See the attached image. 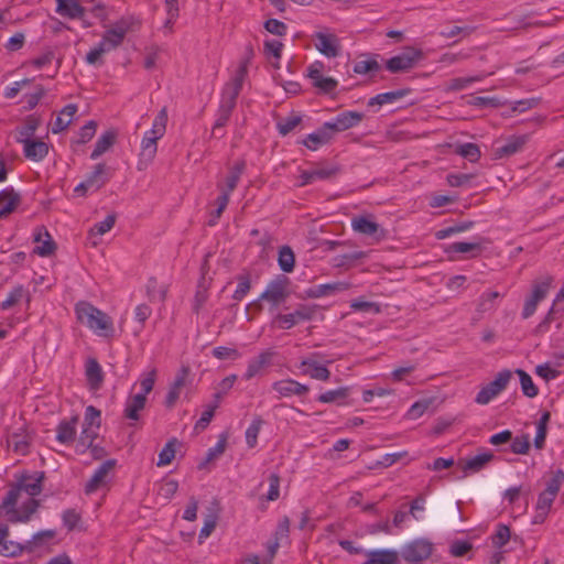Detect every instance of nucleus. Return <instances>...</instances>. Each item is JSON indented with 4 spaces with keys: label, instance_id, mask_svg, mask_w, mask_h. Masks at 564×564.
Listing matches in <instances>:
<instances>
[{
    "label": "nucleus",
    "instance_id": "1",
    "mask_svg": "<svg viewBox=\"0 0 564 564\" xmlns=\"http://www.w3.org/2000/svg\"><path fill=\"white\" fill-rule=\"evenodd\" d=\"M35 511V476L15 478L0 506V517L11 522L28 521Z\"/></svg>",
    "mask_w": 564,
    "mask_h": 564
},
{
    "label": "nucleus",
    "instance_id": "2",
    "mask_svg": "<svg viewBox=\"0 0 564 564\" xmlns=\"http://www.w3.org/2000/svg\"><path fill=\"white\" fill-rule=\"evenodd\" d=\"M77 319L99 336H111L113 325L110 317L88 302H78L75 306Z\"/></svg>",
    "mask_w": 564,
    "mask_h": 564
},
{
    "label": "nucleus",
    "instance_id": "3",
    "mask_svg": "<svg viewBox=\"0 0 564 564\" xmlns=\"http://www.w3.org/2000/svg\"><path fill=\"white\" fill-rule=\"evenodd\" d=\"M167 110L163 107L153 120L152 128L147 131L141 141L140 158L147 162H151L158 151V140H160L166 131Z\"/></svg>",
    "mask_w": 564,
    "mask_h": 564
},
{
    "label": "nucleus",
    "instance_id": "4",
    "mask_svg": "<svg viewBox=\"0 0 564 564\" xmlns=\"http://www.w3.org/2000/svg\"><path fill=\"white\" fill-rule=\"evenodd\" d=\"M423 58V52L408 46L400 54L387 59L386 68L392 73H402L412 69Z\"/></svg>",
    "mask_w": 564,
    "mask_h": 564
},
{
    "label": "nucleus",
    "instance_id": "5",
    "mask_svg": "<svg viewBox=\"0 0 564 564\" xmlns=\"http://www.w3.org/2000/svg\"><path fill=\"white\" fill-rule=\"evenodd\" d=\"M290 279L283 274L271 280L265 290L260 294L258 301H268L273 307H278L285 302L290 295L288 286Z\"/></svg>",
    "mask_w": 564,
    "mask_h": 564
},
{
    "label": "nucleus",
    "instance_id": "6",
    "mask_svg": "<svg viewBox=\"0 0 564 564\" xmlns=\"http://www.w3.org/2000/svg\"><path fill=\"white\" fill-rule=\"evenodd\" d=\"M433 552V544L426 539H415L401 549L402 558L411 564L427 560Z\"/></svg>",
    "mask_w": 564,
    "mask_h": 564
},
{
    "label": "nucleus",
    "instance_id": "7",
    "mask_svg": "<svg viewBox=\"0 0 564 564\" xmlns=\"http://www.w3.org/2000/svg\"><path fill=\"white\" fill-rule=\"evenodd\" d=\"M193 383L191 368L187 365H182L175 375V378L170 384L167 394L164 400V405L172 409L181 395L183 388H189Z\"/></svg>",
    "mask_w": 564,
    "mask_h": 564
},
{
    "label": "nucleus",
    "instance_id": "8",
    "mask_svg": "<svg viewBox=\"0 0 564 564\" xmlns=\"http://www.w3.org/2000/svg\"><path fill=\"white\" fill-rule=\"evenodd\" d=\"M510 370L500 371L496 378L484 386L475 398V402L478 404H488L494 398H496L502 390L506 389L508 382L511 379Z\"/></svg>",
    "mask_w": 564,
    "mask_h": 564
},
{
    "label": "nucleus",
    "instance_id": "9",
    "mask_svg": "<svg viewBox=\"0 0 564 564\" xmlns=\"http://www.w3.org/2000/svg\"><path fill=\"white\" fill-rule=\"evenodd\" d=\"M315 308L308 305H300L289 314H278L272 324L280 329H290L300 322L311 321L314 317Z\"/></svg>",
    "mask_w": 564,
    "mask_h": 564
},
{
    "label": "nucleus",
    "instance_id": "10",
    "mask_svg": "<svg viewBox=\"0 0 564 564\" xmlns=\"http://www.w3.org/2000/svg\"><path fill=\"white\" fill-rule=\"evenodd\" d=\"M17 142L23 144L28 159L35 160V118L30 115L25 123L14 133Z\"/></svg>",
    "mask_w": 564,
    "mask_h": 564
},
{
    "label": "nucleus",
    "instance_id": "11",
    "mask_svg": "<svg viewBox=\"0 0 564 564\" xmlns=\"http://www.w3.org/2000/svg\"><path fill=\"white\" fill-rule=\"evenodd\" d=\"M237 100L221 95L219 107L216 112V120L212 129V135L223 138L225 135L223 128L227 124L230 116L236 108Z\"/></svg>",
    "mask_w": 564,
    "mask_h": 564
},
{
    "label": "nucleus",
    "instance_id": "12",
    "mask_svg": "<svg viewBox=\"0 0 564 564\" xmlns=\"http://www.w3.org/2000/svg\"><path fill=\"white\" fill-rule=\"evenodd\" d=\"M313 41L315 48L328 58L337 57L340 53V41L333 33L316 32Z\"/></svg>",
    "mask_w": 564,
    "mask_h": 564
},
{
    "label": "nucleus",
    "instance_id": "13",
    "mask_svg": "<svg viewBox=\"0 0 564 564\" xmlns=\"http://www.w3.org/2000/svg\"><path fill=\"white\" fill-rule=\"evenodd\" d=\"M116 459L105 460L93 474L90 479L85 485V494L91 495L98 489L105 487L109 481V474L116 467Z\"/></svg>",
    "mask_w": 564,
    "mask_h": 564
},
{
    "label": "nucleus",
    "instance_id": "14",
    "mask_svg": "<svg viewBox=\"0 0 564 564\" xmlns=\"http://www.w3.org/2000/svg\"><path fill=\"white\" fill-rule=\"evenodd\" d=\"M351 228L354 231L381 240L386 237L387 231L376 223L371 216H356L351 219Z\"/></svg>",
    "mask_w": 564,
    "mask_h": 564
},
{
    "label": "nucleus",
    "instance_id": "15",
    "mask_svg": "<svg viewBox=\"0 0 564 564\" xmlns=\"http://www.w3.org/2000/svg\"><path fill=\"white\" fill-rule=\"evenodd\" d=\"M56 12L59 15L70 20H80L85 28L91 25V23L85 19L88 9L83 7L78 0H56Z\"/></svg>",
    "mask_w": 564,
    "mask_h": 564
},
{
    "label": "nucleus",
    "instance_id": "16",
    "mask_svg": "<svg viewBox=\"0 0 564 564\" xmlns=\"http://www.w3.org/2000/svg\"><path fill=\"white\" fill-rule=\"evenodd\" d=\"M248 59H243L239 64L231 80L224 86L221 95L237 100L238 96L241 93L243 82L248 75Z\"/></svg>",
    "mask_w": 564,
    "mask_h": 564
},
{
    "label": "nucleus",
    "instance_id": "17",
    "mask_svg": "<svg viewBox=\"0 0 564 564\" xmlns=\"http://www.w3.org/2000/svg\"><path fill=\"white\" fill-rule=\"evenodd\" d=\"M364 119V113L348 110L338 113L332 121H327L330 124L333 133L343 132L350 128L358 126Z\"/></svg>",
    "mask_w": 564,
    "mask_h": 564
},
{
    "label": "nucleus",
    "instance_id": "18",
    "mask_svg": "<svg viewBox=\"0 0 564 564\" xmlns=\"http://www.w3.org/2000/svg\"><path fill=\"white\" fill-rule=\"evenodd\" d=\"M488 239L484 237H478L477 241H457L449 243L445 248V252L448 254H455V253H466L468 254V258H475L479 256L482 251V245L487 243Z\"/></svg>",
    "mask_w": 564,
    "mask_h": 564
},
{
    "label": "nucleus",
    "instance_id": "19",
    "mask_svg": "<svg viewBox=\"0 0 564 564\" xmlns=\"http://www.w3.org/2000/svg\"><path fill=\"white\" fill-rule=\"evenodd\" d=\"M272 389L279 393L280 398H289L292 395H305L310 388L293 379L279 380L272 383Z\"/></svg>",
    "mask_w": 564,
    "mask_h": 564
},
{
    "label": "nucleus",
    "instance_id": "20",
    "mask_svg": "<svg viewBox=\"0 0 564 564\" xmlns=\"http://www.w3.org/2000/svg\"><path fill=\"white\" fill-rule=\"evenodd\" d=\"M555 498V495H552L545 490L539 494L535 505V512L532 519L533 524H541L546 520Z\"/></svg>",
    "mask_w": 564,
    "mask_h": 564
},
{
    "label": "nucleus",
    "instance_id": "21",
    "mask_svg": "<svg viewBox=\"0 0 564 564\" xmlns=\"http://www.w3.org/2000/svg\"><path fill=\"white\" fill-rule=\"evenodd\" d=\"M334 137L330 124L325 122L316 131L310 133L303 144L310 150H317L321 145L328 143Z\"/></svg>",
    "mask_w": 564,
    "mask_h": 564
},
{
    "label": "nucleus",
    "instance_id": "22",
    "mask_svg": "<svg viewBox=\"0 0 564 564\" xmlns=\"http://www.w3.org/2000/svg\"><path fill=\"white\" fill-rule=\"evenodd\" d=\"M348 286L349 285L346 282H332L311 286L305 291V293L310 299H319L346 291Z\"/></svg>",
    "mask_w": 564,
    "mask_h": 564
},
{
    "label": "nucleus",
    "instance_id": "23",
    "mask_svg": "<svg viewBox=\"0 0 564 564\" xmlns=\"http://www.w3.org/2000/svg\"><path fill=\"white\" fill-rule=\"evenodd\" d=\"M300 367L302 368V375L315 380L327 381L330 377V371L312 358L303 359Z\"/></svg>",
    "mask_w": 564,
    "mask_h": 564
},
{
    "label": "nucleus",
    "instance_id": "24",
    "mask_svg": "<svg viewBox=\"0 0 564 564\" xmlns=\"http://www.w3.org/2000/svg\"><path fill=\"white\" fill-rule=\"evenodd\" d=\"M527 141V135H512L502 145L495 149V155L499 159L513 155L523 149Z\"/></svg>",
    "mask_w": 564,
    "mask_h": 564
},
{
    "label": "nucleus",
    "instance_id": "25",
    "mask_svg": "<svg viewBox=\"0 0 564 564\" xmlns=\"http://www.w3.org/2000/svg\"><path fill=\"white\" fill-rule=\"evenodd\" d=\"M78 420V415H74L69 420H63L62 422H59L56 429V440L59 443L69 444L74 442Z\"/></svg>",
    "mask_w": 564,
    "mask_h": 564
},
{
    "label": "nucleus",
    "instance_id": "26",
    "mask_svg": "<svg viewBox=\"0 0 564 564\" xmlns=\"http://www.w3.org/2000/svg\"><path fill=\"white\" fill-rule=\"evenodd\" d=\"M273 356L274 351L272 350L261 351L256 358L249 361L243 378L246 380H250L251 378L257 376L264 367L270 365Z\"/></svg>",
    "mask_w": 564,
    "mask_h": 564
},
{
    "label": "nucleus",
    "instance_id": "27",
    "mask_svg": "<svg viewBox=\"0 0 564 564\" xmlns=\"http://www.w3.org/2000/svg\"><path fill=\"white\" fill-rule=\"evenodd\" d=\"M130 26L126 20H120L110 30L106 31L102 35L106 41L110 44L112 50L120 46L129 32Z\"/></svg>",
    "mask_w": 564,
    "mask_h": 564
},
{
    "label": "nucleus",
    "instance_id": "28",
    "mask_svg": "<svg viewBox=\"0 0 564 564\" xmlns=\"http://www.w3.org/2000/svg\"><path fill=\"white\" fill-rule=\"evenodd\" d=\"M364 564H399V553L388 549L369 551Z\"/></svg>",
    "mask_w": 564,
    "mask_h": 564
},
{
    "label": "nucleus",
    "instance_id": "29",
    "mask_svg": "<svg viewBox=\"0 0 564 564\" xmlns=\"http://www.w3.org/2000/svg\"><path fill=\"white\" fill-rule=\"evenodd\" d=\"M57 250V245L45 227L37 228V256L51 257Z\"/></svg>",
    "mask_w": 564,
    "mask_h": 564
},
{
    "label": "nucleus",
    "instance_id": "30",
    "mask_svg": "<svg viewBox=\"0 0 564 564\" xmlns=\"http://www.w3.org/2000/svg\"><path fill=\"white\" fill-rule=\"evenodd\" d=\"M494 459V454L490 452L480 453L467 460H465L462 465V469L465 475L475 474L482 470L486 465Z\"/></svg>",
    "mask_w": 564,
    "mask_h": 564
},
{
    "label": "nucleus",
    "instance_id": "31",
    "mask_svg": "<svg viewBox=\"0 0 564 564\" xmlns=\"http://www.w3.org/2000/svg\"><path fill=\"white\" fill-rule=\"evenodd\" d=\"M147 398L143 394L129 397L124 404L123 416L130 421H138L140 412L144 409Z\"/></svg>",
    "mask_w": 564,
    "mask_h": 564
},
{
    "label": "nucleus",
    "instance_id": "32",
    "mask_svg": "<svg viewBox=\"0 0 564 564\" xmlns=\"http://www.w3.org/2000/svg\"><path fill=\"white\" fill-rule=\"evenodd\" d=\"M411 91H412L411 88H401V89L393 90V91L378 94L368 100V106L373 107V106H382V105H387V104H393L397 100L402 99L403 97L410 95Z\"/></svg>",
    "mask_w": 564,
    "mask_h": 564
},
{
    "label": "nucleus",
    "instance_id": "33",
    "mask_svg": "<svg viewBox=\"0 0 564 564\" xmlns=\"http://www.w3.org/2000/svg\"><path fill=\"white\" fill-rule=\"evenodd\" d=\"M246 170V162L243 160L236 162L230 169L229 174L226 177V185L218 184V188L220 192H228V194H231V192L235 191V188L238 185V182L243 174Z\"/></svg>",
    "mask_w": 564,
    "mask_h": 564
},
{
    "label": "nucleus",
    "instance_id": "34",
    "mask_svg": "<svg viewBox=\"0 0 564 564\" xmlns=\"http://www.w3.org/2000/svg\"><path fill=\"white\" fill-rule=\"evenodd\" d=\"M76 112L77 106L75 104L66 105L56 117L52 126V132L58 133L65 130L72 123Z\"/></svg>",
    "mask_w": 564,
    "mask_h": 564
},
{
    "label": "nucleus",
    "instance_id": "35",
    "mask_svg": "<svg viewBox=\"0 0 564 564\" xmlns=\"http://www.w3.org/2000/svg\"><path fill=\"white\" fill-rule=\"evenodd\" d=\"M108 180L107 167L104 163L95 165L94 170L85 178L86 185L91 187L93 192L101 188Z\"/></svg>",
    "mask_w": 564,
    "mask_h": 564
},
{
    "label": "nucleus",
    "instance_id": "36",
    "mask_svg": "<svg viewBox=\"0 0 564 564\" xmlns=\"http://www.w3.org/2000/svg\"><path fill=\"white\" fill-rule=\"evenodd\" d=\"M117 133L113 130L104 132L97 140L95 149L90 154L91 160L98 159L105 152H107L115 143Z\"/></svg>",
    "mask_w": 564,
    "mask_h": 564
},
{
    "label": "nucleus",
    "instance_id": "37",
    "mask_svg": "<svg viewBox=\"0 0 564 564\" xmlns=\"http://www.w3.org/2000/svg\"><path fill=\"white\" fill-rule=\"evenodd\" d=\"M85 372L89 386L94 389L99 388L104 379L99 362L94 358L88 359Z\"/></svg>",
    "mask_w": 564,
    "mask_h": 564
},
{
    "label": "nucleus",
    "instance_id": "38",
    "mask_svg": "<svg viewBox=\"0 0 564 564\" xmlns=\"http://www.w3.org/2000/svg\"><path fill=\"white\" fill-rule=\"evenodd\" d=\"M350 394V388L349 387H340L335 390H328L322 394L318 395L317 401L321 403H337V404H344L345 400Z\"/></svg>",
    "mask_w": 564,
    "mask_h": 564
},
{
    "label": "nucleus",
    "instance_id": "39",
    "mask_svg": "<svg viewBox=\"0 0 564 564\" xmlns=\"http://www.w3.org/2000/svg\"><path fill=\"white\" fill-rule=\"evenodd\" d=\"M19 202L18 195L10 189L0 192V218L11 214L17 207Z\"/></svg>",
    "mask_w": 564,
    "mask_h": 564
},
{
    "label": "nucleus",
    "instance_id": "40",
    "mask_svg": "<svg viewBox=\"0 0 564 564\" xmlns=\"http://www.w3.org/2000/svg\"><path fill=\"white\" fill-rule=\"evenodd\" d=\"M97 437V432L91 429H83L79 438L75 446V452L78 455L85 454L94 445V441Z\"/></svg>",
    "mask_w": 564,
    "mask_h": 564
},
{
    "label": "nucleus",
    "instance_id": "41",
    "mask_svg": "<svg viewBox=\"0 0 564 564\" xmlns=\"http://www.w3.org/2000/svg\"><path fill=\"white\" fill-rule=\"evenodd\" d=\"M501 297V294L497 291L484 292L477 304V312L486 313L496 310L497 300Z\"/></svg>",
    "mask_w": 564,
    "mask_h": 564
},
{
    "label": "nucleus",
    "instance_id": "42",
    "mask_svg": "<svg viewBox=\"0 0 564 564\" xmlns=\"http://www.w3.org/2000/svg\"><path fill=\"white\" fill-rule=\"evenodd\" d=\"M278 264L283 272H292L295 264V256L289 246H282L279 249Z\"/></svg>",
    "mask_w": 564,
    "mask_h": 564
},
{
    "label": "nucleus",
    "instance_id": "43",
    "mask_svg": "<svg viewBox=\"0 0 564 564\" xmlns=\"http://www.w3.org/2000/svg\"><path fill=\"white\" fill-rule=\"evenodd\" d=\"M486 75H476V76H467V77H457L453 78L447 84V89L452 91H458L468 88L471 84L481 82Z\"/></svg>",
    "mask_w": 564,
    "mask_h": 564
},
{
    "label": "nucleus",
    "instance_id": "44",
    "mask_svg": "<svg viewBox=\"0 0 564 564\" xmlns=\"http://www.w3.org/2000/svg\"><path fill=\"white\" fill-rule=\"evenodd\" d=\"M101 424V412L94 405H88L85 410L83 429H91L96 432Z\"/></svg>",
    "mask_w": 564,
    "mask_h": 564
},
{
    "label": "nucleus",
    "instance_id": "45",
    "mask_svg": "<svg viewBox=\"0 0 564 564\" xmlns=\"http://www.w3.org/2000/svg\"><path fill=\"white\" fill-rule=\"evenodd\" d=\"M516 373L520 378L521 390L528 398H534L539 394L538 387L533 383L532 378L522 369H517Z\"/></svg>",
    "mask_w": 564,
    "mask_h": 564
},
{
    "label": "nucleus",
    "instance_id": "46",
    "mask_svg": "<svg viewBox=\"0 0 564 564\" xmlns=\"http://www.w3.org/2000/svg\"><path fill=\"white\" fill-rule=\"evenodd\" d=\"M178 444L177 438H171L159 453L158 466H165L171 464L175 457L176 445Z\"/></svg>",
    "mask_w": 564,
    "mask_h": 564
},
{
    "label": "nucleus",
    "instance_id": "47",
    "mask_svg": "<svg viewBox=\"0 0 564 564\" xmlns=\"http://www.w3.org/2000/svg\"><path fill=\"white\" fill-rule=\"evenodd\" d=\"M302 122V117L296 113H292L286 118L278 121L276 129L281 135H286L293 131Z\"/></svg>",
    "mask_w": 564,
    "mask_h": 564
},
{
    "label": "nucleus",
    "instance_id": "48",
    "mask_svg": "<svg viewBox=\"0 0 564 564\" xmlns=\"http://www.w3.org/2000/svg\"><path fill=\"white\" fill-rule=\"evenodd\" d=\"M227 438L226 436L221 435L216 443L214 447H210L207 453L205 459L199 464V468H204L208 463L213 462L214 459L218 458L220 455L224 454L226 449Z\"/></svg>",
    "mask_w": 564,
    "mask_h": 564
},
{
    "label": "nucleus",
    "instance_id": "49",
    "mask_svg": "<svg viewBox=\"0 0 564 564\" xmlns=\"http://www.w3.org/2000/svg\"><path fill=\"white\" fill-rule=\"evenodd\" d=\"M237 288L232 294L235 301H241L251 290V279L249 273L239 274L237 276Z\"/></svg>",
    "mask_w": 564,
    "mask_h": 564
},
{
    "label": "nucleus",
    "instance_id": "50",
    "mask_svg": "<svg viewBox=\"0 0 564 564\" xmlns=\"http://www.w3.org/2000/svg\"><path fill=\"white\" fill-rule=\"evenodd\" d=\"M510 538V528L503 523H499L495 534L491 536V542L496 549H501L508 543Z\"/></svg>",
    "mask_w": 564,
    "mask_h": 564
},
{
    "label": "nucleus",
    "instance_id": "51",
    "mask_svg": "<svg viewBox=\"0 0 564 564\" xmlns=\"http://www.w3.org/2000/svg\"><path fill=\"white\" fill-rule=\"evenodd\" d=\"M26 297V292L22 286L14 288L7 297L0 303V307L3 311H7L21 302L23 299Z\"/></svg>",
    "mask_w": 564,
    "mask_h": 564
},
{
    "label": "nucleus",
    "instance_id": "52",
    "mask_svg": "<svg viewBox=\"0 0 564 564\" xmlns=\"http://www.w3.org/2000/svg\"><path fill=\"white\" fill-rule=\"evenodd\" d=\"M456 153L467 159L469 162H476L480 158L479 147L470 142L459 144L456 149Z\"/></svg>",
    "mask_w": 564,
    "mask_h": 564
},
{
    "label": "nucleus",
    "instance_id": "53",
    "mask_svg": "<svg viewBox=\"0 0 564 564\" xmlns=\"http://www.w3.org/2000/svg\"><path fill=\"white\" fill-rule=\"evenodd\" d=\"M262 424H263L262 419L258 416V417L253 419L251 424L246 430V442L250 448H252L257 445L258 435H259Z\"/></svg>",
    "mask_w": 564,
    "mask_h": 564
},
{
    "label": "nucleus",
    "instance_id": "54",
    "mask_svg": "<svg viewBox=\"0 0 564 564\" xmlns=\"http://www.w3.org/2000/svg\"><path fill=\"white\" fill-rule=\"evenodd\" d=\"M236 379H237L236 375H230V376H227L226 378H224L219 382L218 389H217V391L213 395L214 397L213 403H218V405L220 404L221 399L232 388Z\"/></svg>",
    "mask_w": 564,
    "mask_h": 564
},
{
    "label": "nucleus",
    "instance_id": "55",
    "mask_svg": "<svg viewBox=\"0 0 564 564\" xmlns=\"http://www.w3.org/2000/svg\"><path fill=\"white\" fill-rule=\"evenodd\" d=\"M564 484V470L556 469L552 473V477L546 481L545 491L557 496L562 485Z\"/></svg>",
    "mask_w": 564,
    "mask_h": 564
},
{
    "label": "nucleus",
    "instance_id": "56",
    "mask_svg": "<svg viewBox=\"0 0 564 564\" xmlns=\"http://www.w3.org/2000/svg\"><path fill=\"white\" fill-rule=\"evenodd\" d=\"M156 379V370L152 369L147 373H142L140 377V388L141 392L138 394H143L144 398L153 390L154 383Z\"/></svg>",
    "mask_w": 564,
    "mask_h": 564
},
{
    "label": "nucleus",
    "instance_id": "57",
    "mask_svg": "<svg viewBox=\"0 0 564 564\" xmlns=\"http://www.w3.org/2000/svg\"><path fill=\"white\" fill-rule=\"evenodd\" d=\"M218 514L214 511H210L206 518L204 519V525L199 531V541L207 539L212 532L215 530L217 525Z\"/></svg>",
    "mask_w": 564,
    "mask_h": 564
},
{
    "label": "nucleus",
    "instance_id": "58",
    "mask_svg": "<svg viewBox=\"0 0 564 564\" xmlns=\"http://www.w3.org/2000/svg\"><path fill=\"white\" fill-rule=\"evenodd\" d=\"M96 129H97V122L95 120L88 121L85 126H83L80 128L76 143L85 144L88 141H90L96 133Z\"/></svg>",
    "mask_w": 564,
    "mask_h": 564
},
{
    "label": "nucleus",
    "instance_id": "59",
    "mask_svg": "<svg viewBox=\"0 0 564 564\" xmlns=\"http://www.w3.org/2000/svg\"><path fill=\"white\" fill-rule=\"evenodd\" d=\"M350 307L354 311H358V312L375 313V314L380 313L379 304H377L375 302L364 301L361 299L354 300L350 303Z\"/></svg>",
    "mask_w": 564,
    "mask_h": 564
},
{
    "label": "nucleus",
    "instance_id": "60",
    "mask_svg": "<svg viewBox=\"0 0 564 564\" xmlns=\"http://www.w3.org/2000/svg\"><path fill=\"white\" fill-rule=\"evenodd\" d=\"M551 282H552V279L550 276H546L542 281L536 282L533 285L531 296L534 300H538L539 302L542 301L549 292Z\"/></svg>",
    "mask_w": 564,
    "mask_h": 564
},
{
    "label": "nucleus",
    "instance_id": "61",
    "mask_svg": "<svg viewBox=\"0 0 564 564\" xmlns=\"http://www.w3.org/2000/svg\"><path fill=\"white\" fill-rule=\"evenodd\" d=\"M475 31V28L471 25H465V26H452L449 29L441 31V35L445 39H452L457 35H462L463 37L468 36Z\"/></svg>",
    "mask_w": 564,
    "mask_h": 564
},
{
    "label": "nucleus",
    "instance_id": "62",
    "mask_svg": "<svg viewBox=\"0 0 564 564\" xmlns=\"http://www.w3.org/2000/svg\"><path fill=\"white\" fill-rule=\"evenodd\" d=\"M82 520L80 514L74 509H67L63 512V523L68 531L76 529Z\"/></svg>",
    "mask_w": 564,
    "mask_h": 564
},
{
    "label": "nucleus",
    "instance_id": "63",
    "mask_svg": "<svg viewBox=\"0 0 564 564\" xmlns=\"http://www.w3.org/2000/svg\"><path fill=\"white\" fill-rule=\"evenodd\" d=\"M313 170V175L316 180H329L338 173V167L335 165L316 166Z\"/></svg>",
    "mask_w": 564,
    "mask_h": 564
},
{
    "label": "nucleus",
    "instance_id": "64",
    "mask_svg": "<svg viewBox=\"0 0 564 564\" xmlns=\"http://www.w3.org/2000/svg\"><path fill=\"white\" fill-rule=\"evenodd\" d=\"M315 88H318L324 94H330L337 88V80L333 77H321L312 84Z\"/></svg>",
    "mask_w": 564,
    "mask_h": 564
}]
</instances>
